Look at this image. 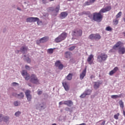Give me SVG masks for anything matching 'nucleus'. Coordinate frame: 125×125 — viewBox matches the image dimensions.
I'll list each match as a JSON object with an SVG mask.
<instances>
[{
  "instance_id": "nucleus-39",
  "label": "nucleus",
  "mask_w": 125,
  "mask_h": 125,
  "mask_svg": "<svg viewBox=\"0 0 125 125\" xmlns=\"http://www.w3.org/2000/svg\"><path fill=\"white\" fill-rule=\"evenodd\" d=\"M89 39H90V40H94V34H91L89 36Z\"/></svg>"
},
{
  "instance_id": "nucleus-21",
  "label": "nucleus",
  "mask_w": 125,
  "mask_h": 125,
  "mask_svg": "<svg viewBox=\"0 0 125 125\" xmlns=\"http://www.w3.org/2000/svg\"><path fill=\"white\" fill-rule=\"evenodd\" d=\"M9 119L8 116H3V121L5 123H9Z\"/></svg>"
},
{
  "instance_id": "nucleus-35",
  "label": "nucleus",
  "mask_w": 125,
  "mask_h": 125,
  "mask_svg": "<svg viewBox=\"0 0 125 125\" xmlns=\"http://www.w3.org/2000/svg\"><path fill=\"white\" fill-rule=\"evenodd\" d=\"M20 102L18 101H15L14 103V105H15V106H20Z\"/></svg>"
},
{
  "instance_id": "nucleus-51",
  "label": "nucleus",
  "mask_w": 125,
  "mask_h": 125,
  "mask_svg": "<svg viewBox=\"0 0 125 125\" xmlns=\"http://www.w3.org/2000/svg\"><path fill=\"white\" fill-rule=\"evenodd\" d=\"M25 69H26V70H28V71H29L30 66H29V65H25Z\"/></svg>"
},
{
  "instance_id": "nucleus-63",
  "label": "nucleus",
  "mask_w": 125,
  "mask_h": 125,
  "mask_svg": "<svg viewBox=\"0 0 125 125\" xmlns=\"http://www.w3.org/2000/svg\"><path fill=\"white\" fill-rule=\"evenodd\" d=\"M68 0L69 1H72V0Z\"/></svg>"
},
{
  "instance_id": "nucleus-33",
  "label": "nucleus",
  "mask_w": 125,
  "mask_h": 125,
  "mask_svg": "<svg viewBox=\"0 0 125 125\" xmlns=\"http://www.w3.org/2000/svg\"><path fill=\"white\" fill-rule=\"evenodd\" d=\"M70 56V52H65V56L66 58H69Z\"/></svg>"
},
{
  "instance_id": "nucleus-19",
  "label": "nucleus",
  "mask_w": 125,
  "mask_h": 125,
  "mask_svg": "<svg viewBox=\"0 0 125 125\" xmlns=\"http://www.w3.org/2000/svg\"><path fill=\"white\" fill-rule=\"evenodd\" d=\"M121 44H122L121 42H117L116 44H115L113 46V49H116V48H117V47H120L121 46Z\"/></svg>"
},
{
  "instance_id": "nucleus-1",
  "label": "nucleus",
  "mask_w": 125,
  "mask_h": 125,
  "mask_svg": "<svg viewBox=\"0 0 125 125\" xmlns=\"http://www.w3.org/2000/svg\"><path fill=\"white\" fill-rule=\"evenodd\" d=\"M108 58V55L105 53H102L100 55L97 56V61L99 63H102L104 61H106Z\"/></svg>"
},
{
  "instance_id": "nucleus-48",
  "label": "nucleus",
  "mask_w": 125,
  "mask_h": 125,
  "mask_svg": "<svg viewBox=\"0 0 125 125\" xmlns=\"http://www.w3.org/2000/svg\"><path fill=\"white\" fill-rule=\"evenodd\" d=\"M118 70H119V67H115L112 70V71L116 73V72H117V71H118Z\"/></svg>"
},
{
  "instance_id": "nucleus-13",
  "label": "nucleus",
  "mask_w": 125,
  "mask_h": 125,
  "mask_svg": "<svg viewBox=\"0 0 125 125\" xmlns=\"http://www.w3.org/2000/svg\"><path fill=\"white\" fill-rule=\"evenodd\" d=\"M64 105H66L68 107H72L73 104V103L71 100L64 101Z\"/></svg>"
},
{
  "instance_id": "nucleus-22",
  "label": "nucleus",
  "mask_w": 125,
  "mask_h": 125,
  "mask_svg": "<svg viewBox=\"0 0 125 125\" xmlns=\"http://www.w3.org/2000/svg\"><path fill=\"white\" fill-rule=\"evenodd\" d=\"M28 74H29V73H28V72H27V70H23L21 72V75H22V77H23V78Z\"/></svg>"
},
{
  "instance_id": "nucleus-3",
  "label": "nucleus",
  "mask_w": 125,
  "mask_h": 125,
  "mask_svg": "<svg viewBox=\"0 0 125 125\" xmlns=\"http://www.w3.org/2000/svg\"><path fill=\"white\" fill-rule=\"evenodd\" d=\"M67 36H68L67 33L63 32L55 39V42H61L62 41H64L67 38Z\"/></svg>"
},
{
  "instance_id": "nucleus-36",
  "label": "nucleus",
  "mask_w": 125,
  "mask_h": 125,
  "mask_svg": "<svg viewBox=\"0 0 125 125\" xmlns=\"http://www.w3.org/2000/svg\"><path fill=\"white\" fill-rule=\"evenodd\" d=\"M119 116H120V113H118L117 114L114 115V118L115 120H119Z\"/></svg>"
},
{
  "instance_id": "nucleus-25",
  "label": "nucleus",
  "mask_w": 125,
  "mask_h": 125,
  "mask_svg": "<svg viewBox=\"0 0 125 125\" xmlns=\"http://www.w3.org/2000/svg\"><path fill=\"white\" fill-rule=\"evenodd\" d=\"M23 59L25 61H26L27 63H31V59L29 57H26V55L24 56Z\"/></svg>"
},
{
  "instance_id": "nucleus-9",
  "label": "nucleus",
  "mask_w": 125,
  "mask_h": 125,
  "mask_svg": "<svg viewBox=\"0 0 125 125\" xmlns=\"http://www.w3.org/2000/svg\"><path fill=\"white\" fill-rule=\"evenodd\" d=\"M25 96L27 98V100L30 102L32 101V95H31V91L27 90L25 92Z\"/></svg>"
},
{
  "instance_id": "nucleus-42",
  "label": "nucleus",
  "mask_w": 125,
  "mask_h": 125,
  "mask_svg": "<svg viewBox=\"0 0 125 125\" xmlns=\"http://www.w3.org/2000/svg\"><path fill=\"white\" fill-rule=\"evenodd\" d=\"M122 16V12H119L116 15V18H120Z\"/></svg>"
},
{
  "instance_id": "nucleus-31",
  "label": "nucleus",
  "mask_w": 125,
  "mask_h": 125,
  "mask_svg": "<svg viewBox=\"0 0 125 125\" xmlns=\"http://www.w3.org/2000/svg\"><path fill=\"white\" fill-rule=\"evenodd\" d=\"M19 98H24V94L23 92H21L20 94H17Z\"/></svg>"
},
{
  "instance_id": "nucleus-2",
  "label": "nucleus",
  "mask_w": 125,
  "mask_h": 125,
  "mask_svg": "<svg viewBox=\"0 0 125 125\" xmlns=\"http://www.w3.org/2000/svg\"><path fill=\"white\" fill-rule=\"evenodd\" d=\"M101 13H102L101 10H100L99 13H94L93 14V20L94 21H96L97 22H101L103 17L102 15H101Z\"/></svg>"
},
{
  "instance_id": "nucleus-64",
  "label": "nucleus",
  "mask_w": 125,
  "mask_h": 125,
  "mask_svg": "<svg viewBox=\"0 0 125 125\" xmlns=\"http://www.w3.org/2000/svg\"><path fill=\"white\" fill-rule=\"evenodd\" d=\"M54 0H50V1H53Z\"/></svg>"
},
{
  "instance_id": "nucleus-8",
  "label": "nucleus",
  "mask_w": 125,
  "mask_h": 125,
  "mask_svg": "<svg viewBox=\"0 0 125 125\" xmlns=\"http://www.w3.org/2000/svg\"><path fill=\"white\" fill-rule=\"evenodd\" d=\"M49 9L51 11L55 12V15H57V13H58L59 12V10H60V6L58 5L55 8L52 7H50L49 8Z\"/></svg>"
},
{
  "instance_id": "nucleus-57",
  "label": "nucleus",
  "mask_w": 125,
  "mask_h": 125,
  "mask_svg": "<svg viewBox=\"0 0 125 125\" xmlns=\"http://www.w3.org/2000/svg\"><path fill=\"white\" fill-rule=\"evenodd\" d=\"M105 125V121H103V122L102 123V125Z\"/></svg>"
},
{
  "instance_id": "nucleus-59",
  "label": "nucleus",
  "mask_w": 125,
  "mask_h": 125,
  "mask_svg": "<svg viewBox=\"0 0 125 125\" xmlns=\"http://www.w3.org/2000/svg\"><path fill=\"white\" fill-rule=\"evenodd\" d=\"M123 115L125 117V111L123 110Z\"/></svg>"
},
{
  "instance_id": "nucleus-60",
  "label": "nucleus",
  "mask_w": 125,
  "mask_h": 125,
  "mask_svg": "<svg viewBox=\"0 0 125 125\" xmlns=\"http://www.w3.org/2000/svg\"><path fill=\"white\" fill-rule=\"evenodd\" d=\"M28 85H29V86H32V84H31V83L28 84Z\"/></svg>"
},
{
  "instance_id": "nucleus-20",
  "label": "nucleus",
  "mask_w": 125,
  "mask_h": 125,
  "mask_svg": "<svg viewBox=\"0 0 125 125\" xmlns=\"http://www.w3.org/2000/svg\"><path fill=\"white\" fill-rule=\"evenodd\" d=\"M62 85L66 91H68L69 90V87L68 86V85L67 84V83L66 82H63L62 83Z\"/></svg>"
},
{
  "instance_id": "nucleus-49",
  "label": "nucleus",
  "mask_w": 125,
  "mask_h": 125,
  "mask_svg": "<svg viewBox=\"0 0 125 125\" xmlns=\"http://www.w3.org/2000/svg\"><path fill=\"white\" fill-rule=\"evenodd\" d=\"M3 121V116L2 114H0V122H2Z\"/></svg>"
},
{
  "instance_id": "nucleus-61",
  "label": "nucleus",
  "mask_w": 125,
  "mask_h": 125,
  "mask_svg": "<svg viewBox=\"0 0 125 125\" xmlns=\"http://www.w3.org/2000/svg\"><path fill=\"white\" fill-rule=\"evenodd\" d=\"M52 125H56V124L54 123V124H53Z\"/></svg>"
},
{
  "instance_id": "nucleus-12",
  "label": "nucleus",
  "mask_w": 125,
  "mask_h": 125,
  "mask_svg": "<svg viewBox=\"0 0 125 125\" xmlns=\"http://www.w3.org/2000/svg\"><path fill=\"white\" fill-rule=\"evenodd\" d=\"M86 75V68H85L82 72L80 74V79L83 80V78H84L85 76Z\"/></svg>"
},
{
  "instance_id": "nucleus-4",
  "label": "nucleus",
  "mask_w": 125,
  "mask_h": 125,
  "mask_svg": "<svg viewBox=\"0 0 125 125\" xmlns=\"http://www.w3.org/2000/svg\"><path fill=\"white\" fill-rule=\"evenodd\" d=\"M30 82L32 83L38 84V83H40V80L38 79L36 75L32 74L31 75Z\"/></svg>"
},
{
  "instance_id": "nucleus-50",
  "label": "nucleus",
  "mask_w": 125,
  "mask_h": 125,
  "mask_svg": "<svg viewBox=\"0 0 125 125\" xmlns=\"http://www.w3.org/2000/svg\"><path fill=\"white\" fill-rule=\"evenodd\" d=\"M65 101H62V102H60L59 104V105H63V104H65Z\"/></svg>"
},
{
  "instance_id": "nucleus-27",
  "label": "nucleus",
  "mask_w": 125,
  "mask_h": 125,
  "mask_svg": "<svg viewBox=\"0 0 125 125\" xmlns=\"http://www.w3.org/2000/svg\"><path fill=\"white\" fill-rule=\"evenodd\" d=\"M84 92L86 95H90V93H91V90H86Z\"/></svg>"
},
{
  "instance_id": "nucleus-43",
  "label": "nucleus",
  "mask_w": 125,
  "mask_h": 125,
  "mask_svg": "<svg viewBox=\"0 0 125 125\" xmlns=\"http://www.w3.org/2000/svg\"><path fill=\"white\" fill-rule=\"evenodd\" d=\"M75 48H76V46H72L69 48V50H70V51H72V50H74Z\"/></svg>"
},
{
  "instance_id": "nucleus-11",
  "label": "nucleus",
  "mask_w": 125,
  "mask_h": 125,
  "mask_svg": "<svg viewBox=\"0 0 125 125\" xmlns=\"http://www.w3.org/2000/svg\"><path fill=\"white\" fill-rule=\"evenodd\" d=\"M111 9L112 8L111 7V6H107L105 7V8L101 9V12H102V13H105V12L110 11Z\"/></svg>"
},
{
  "instance_id": "nucleus-16",
  "label": "nucleus",
  "mask_w": 125,
  "mask_h": 125,
  "mask_svg": "<svg viewBox=\"0 0 125 125\" xmlns=\"http://www.w3.org/2000/svg\"><path fill=\"white\" fill-rule=\"evenodd\" d=\"M68 16V12H62L61 13V18L62 19H64L65 17Z\"/></svg>"
},
{
  "instance_id": "nucleus-6",
  "label": "nucleus",
  "mask_w": 125,
  "mask_h": 125,
  "mask_svg": "<svg viewBox=\"0 0 125 125\" xmlns=\"http://www.w3.org/2000/svg\"><path fill=\"white\" fill-rule=\"evenodd\" d=\"M83 35V31L81 29H77L72 32L73 37H81Z\"/></svg>"
},
{
  "instance_id": "nucleus-5",
  "label": "nucleus",
  "mask_w": 125,
  "mask_h": 125,
  "mask_svg": "<svg viewBox=\"0 0 125 125\" xmlns=\"http://www.w3.org/2000/svg\"><path fill=\"white\" fill-rule=\"evenodd\" d=\"M26 22L29 23H34V22H37V24H39L40 22V19L38 18L29 17L26 19Z\"/></svg>"
},
{
  "instance_id": "nucleus-28",
  "label": "nucleus",
  "mask_w": 125,
  "mask_h": 125,
  "mask_svg": "<svg viewBox=\"0 0 125 125\" xmlns=\"http://www.w3.org/2000/svg\"><path fill=\"white\" fill-rule=\"evenodd\" d=\"M119 104L121 108H122V109H124V107H125V106L124 105V102H123L122 100H120L119 101Z\"/></svg>"
},
{
  "instance_id": "nucleus-17",
  "label": "nucleus",
  "mask_w": 125,
  "mask_h": 125,
  "mask_svg": "<svg viewBox=\"0 0 125 125\" xmlns=\"http://www.w3.org/2000/svg\"><path fill=\"white\" fill-rule=\"evenodd\" d=\"M48 38L46 37H43L39 40V42H47Z\"/></svg>"
},
{
  "instance_id": "nucleus-44",
  "label": "nucleus",
  "mask_w": 125,
  "mask_h": 125,
  "mask_svg": "<svg viewBox=\"0 0 125 125\" xmlns=\"http://www.w3.org/2000/svg\"><path fill=\"white\" fill-rule=\"evenodd\" d=\"M105 31H112V28L110 26H107L105 28Z\"/></svg>"
},
{
  "instance_id": "nucleus-10",
  "label": "nucleus",
  "mask_w": 125,
  "mask_h": 125,
  "mask_svg": "<svg viewBox=\"0 0 125 125\" xmlns=\"http://www.w3.org/2000/svg\"><path fill=\"white\" fill-rule=\"evenodd\" d=\"M35 107L37 110H40V111H42L45 109V107H44V105L40 103H38L37 104H36Z\"/></svg>"
},
{
  "instance_id": "nucleus-54",
  "label": "nucleus",
  "mask_w": 125,
  "mask_h": 125,
  "mask_svg": "<svg viewBox=\"0 0 125 125\" xmlns=\"http://www.w3.org/2000/svg\"><path fill=\"white\" fill-rule=\"evenodd\" d=\"M91 1V3H93L94 2V1H95V0H89Z\"/></svg>"
},
{
  "instance_id": "nucleus-15",
  "label": "nucleus",
  "mask_w": 125,
  "mask_h": 125,
  "mask_svg": "<svg viewBox=\"0 0 125 125\" xmlns=\"http://www.w3.org/2000/svg\"><path fill=\"white\" fill-rule=\"evenodd\" d=\"M118 53H119V54H125V47H120L118 49Z\"/></svg>"
},
{
  "instance_id": "nucleus-23",
  "label": "nucleus",
  "mask_w": 125,
  "mask_h": 125,
  "mask_svg": "<svg viewBox=\"0 0 125 125\" xmlns=\"http://www.w3.org/2000/svg\"><path fill=\"white\" fill-rule=\"evenodd\" d=\"M94 40H95L96 41L100 40V39H101V36H100V35H99V34H94Z\"/></svg>"
},
{
  "instance_id": "nucleus-58",
  "label": "nucleus",
  "mask_w": 125,
  "mask_h": 125,
  "mask_svg": "<svg viewBox=\"0 0 125 125\" xmlns=\"http://www.w3.org/2000/svg\"><path fill=\"white\" fill-rule=\"evenodd\" d=\"M39 41H40V40H37V43H41V42H40Z\"/></svg>"
},
{
  "instance_id": "nucleus-24",
  "label": "nucleus",
  "mask_w": 125,
  "mask_h": 125,
  "mask_svg": "<svg viewBox=\"0 0 125 125\" xmlns=\"http://www.w3.org/2000/svg\"><path fill=\"white\" fill-rule=\"evenodd\" d=\"M73 77V74L72 73H69V74L66 77V79L68 81H71L72 78Z\"/></svg>"
},
{
  "instance_id": "nucleus-18",
  "label": "nucleus",
  "mask_w": 125,
  "mask_h": 125,
  "mask_svg": "<svg viewBox=\"0 0 125 125\" xmlns=\"http://www.w3.org/2000/svg\"><path fill=\"white\" fill-rule=\"evenodd\" d=\"M27 49H28V48L26 46H22L21 48L20 51L21 52H22V53H25L27 51Z\"/></svg>"
},
{
  "instance_id": "nucleus-14",
  "label": "nucleus",
  "mask_w": 125,
  "mask_h": 125,
  "mask_svg": "<svg viewBox=\"0 0 125 125\" xmlns=\"http://www.w3.org/2000/svg\"><path fill=\"white\" fill-rule=\"evenodd\" d=\"M93 58V55H90L87 58V61L90 65H92V64L93 63V61H92Z\"/></svg>"
},
{
  "instance_id": "nucleus-40",
  "label": "nucleus",
  "mask_w": 125,
  "mask_h": 125,
  "mask_svg": "<svg viewBox=\"0 0 125 125\" xmlns=\"http://www.w3.org/2000/svg\"><path fill=\"white\" fill-rule=\"evenodd\" d=\"M85 96H86V95H85V93L84 92L81 95L80 97L81 98H84V97H85Z\"/></svg>"
},
{
  "instance_id": "nucleus-38",
  "label": "nucleus",
  "mask_w": 125,
  "mask_h": 125,
  "mask_svg": "<svg viewBox=\"0 0 125 125\" xmlns=\"http://www.w3.org/2000/svg\"><path fill=\"white\" fill-rule=\"evenodd\" d=\"M58 67L59 70H63V68H64V65L62 63H61L59 66Z\"/></svg>"
},
{
  "instance_id": "nucleus-7",
  "label": "nucleus",
  "mask_w": 125,
  "mask_h": 125,
  "mask_svg": "<svg viewBox=\"0 0 125 125\" xmlns=\"http://www.w3.org/2000/svg\"><path fill=\"white\" fill-rule=\"evenodd\" d=\"M102 83H103V81H98L97 82H94L93 87L94 89H98Z\"/></svg>"
},
{
  "instance_id": "nucleus-47",
  "label": "nucleus",
  "mask_w": 125,
  "mask_h": 125,
  "mask_svg": "<svg viewBox=\"0 0 125 125\" xmlns=\"http://www.w3.org/2000/svg\"><path fill=\"white\" fill-rule=\"evenodd\" d=\"M115 72L114 71H113L112 70L109 72V75L110 76H113V75H114V74H115Z\"/></svg>"
},
{
  "instance_id": "nucleus-30",
  "label": "nucleus",
  "mask_w": 125,
  "mask_h": 125,
  "mask_svg": "<svg viewBox=\"0 0 125 125\" xmlns=\"http://www.w3.org/2000/svg\"><path fill=\"white\" fill-rule=\"evenodd\" d=\"M55 48L52 49V48H50L47 50V52L49 53V54H52L53 53V50H54Z\"/></svg>"
},
{
  "instance_id": "nucleus-41",
  "label": "nucleus",
  "mask_w": 125,
  "mask_h": 125,
  "mask_svg": "<svg viewBox=\"0 0 125 125\" xmlns=\"http://www.w3.org/2000/svg\"><path fill=\"white\" fill-rule=\"evenodd\" d=\"M118 23H119V21H118V20L116 19L113 20L114 25H118Z\"/></svg>"
},
{
  "instance_id": "nucleus-32",
  "label": "nucleus",
  "mask_w": 125,
  "mask_h": 125,
  "mask_svg": "<svg viewBox=\"0 0 125 125\" xmlns=\"http://www.w3.org/2000/svg\"><path fill=\"white\" fill-rule=\"evenodd\" d=\"M22 114V112L21 111H17L15 113V116H16V117H19V116H20L21 114Z\"/></svg>"
},
{
  "instance_id": "nucleus-34",
  "label": "nucleus",
  "mask_w": 125,
  "mask_h": 125,
  "mask_svg": "<svg viewBox=\"0 0 125 125\" xmlns=\"http://www.w3.org/2000/svg\"><path fill=\"white\" fill-rule=\"evenodd\" d=\"M61 64V62L59 61H57L55 63V66H56V67H59Z\"/></svg>"
},
{
  "instance_id": "nucleus-26",
  "label": "nucleus",
  "mask_w": 125,
  "mask_h": 125,
  "mask_svg": "<svg viewBox=\"0 0 125 125\" xmlns=\"http://www.w3.org/2000/svg\"><path fill=\"white\" fill-rule=\"evenodd\" d=\"M111 98H112V99H116V98H119V97H121V95H113L111 96Z\"/></svg>"
},
{
  "instance_id": "nucleus-53",
  "label": "nucleus",
  "mask_w": 125,
  "mask_h": 125,
  "mask_svg": "<svg viewBox=\"0 0 125 125\" xmlns=\"http://www.w3.org/2000/svg\"><path fill=\"white\" fill-rule=\"evenodd\" d=\"M65 111H70V108L69 107H67L65 108Z\"/></svg>"
},
{
  "instance_id": "nucleus-56",
  "label": "nucleus",
  "mask_w": 125,
  "mask_h": 125,
  "mask_svg": "<svg viewBox=\"0 0 125 125\" xmlns=\"http://www.w3.org/2000/svg\"><path fill=\"white\" fill-rule=\"evenodd\" d=\"M17 9H18V10H20V11H21V10H22L21 9V8H20V7H18V8H17Z\"/></svg>"
},
{
  "instance_id": "nucleus-37",
  "label": "nucleus",
  "mask_w": 125,
  "mask_h": 125,
  "mask_svg": "<svg viewBox=\"0 0 125 125\" xmlns=\"http://www.w3.org/2000/svg\"><path fill=\"white\" fill-rule=\"evenodd\" d=\"M90 4H92L90 0H88L86 2H85V5H90Z\"/></svg>"
},
{
  "instance_id": "nucleus-29",
  "label": "nucleus",
  "mask_w": 125,
  "mask_h": 125,
  "mask_svg": "<svg viewBox=\"0 0 125 125\" xmlns=\"http://www.w3.org/2000/svg\"><path fill=\"white\" fill-rule=\"evenodd\" d=\"M24 79H25V80L26 81H29V79H31V76H30V74H27V75H26L24 77H23Z\"/></svg>"
},
{
  "instance_id": "nucleus-52",
  "label": "nucleus",
  "mask_w": 125,
  "mask_h": 125,
  "mask_svg": "<svg viewBox=\"0 0 125 125\" xmlns=\"http://www.w3.org/2000/svg\"><path fill=\"white\" fill-rule=\"evenodd\" d=\"M42 91H39L38 92V95H41V94H42Z\"/></svg>"
},
{
  "instance_id": "nucleus-55",
  "label": "nucleus",
  "mask_w": 125,
  "mask_h": 125,
  "mask_svg": "<svg viewBox=\"0 0 125 125\" xmlns=\"http://www.w3.org/2000/svg\"><path fill=\"white\" fill-rule=\"evenodd\" d=\"M20 50H16V51H15V52L16 53H18L19 52H20Z\"/></svg>"
},
{
  "instance_id": "nucleus-46",
  "label": "nucleus",
  "mask_w": 125,
  "mask_h": 125,
  "mask_svg": "<svg viewBox=\"0 0 125 125\" xmlns=\"http://www.w3.org/2000/svg\"><path fill=\"white\" fill-rule=\"evenodd\" d=\"M83 14H87V13L85 11H83L82 13H79V16H82V15H83Z\"/></svg>"
},
{
  "instance_id": "nucleus-62",
  "label": "nucleus",
  "mask_w": 125,
  "mask_h": 125,
  "mask_svg": "<svg viewBox=\"0 0 125 125\" xmlns=\"http://www.w3.org/2000/svg\"><path fill=\"white\" fill-rule=\"evenodd\" d=\"M123 20H124V22H125V18H124Z\"/></svg>"
},
{
  "instance_id": "nucleus-45",
  "label": "nucleus",
  "mask_w": 125,
  "mask_h": 125,
  "mask_svg": "<svg viewBox=\"0 0 125 125\" xmlns=\"http://www.w3.org/2000/svg\"><path fill=\"white\" fill-rule=\"evenodd\" d=\"M13 86H18L19 85V84L17 83L14 82L12 83Z\"/></svg>"
}]
</instances>
